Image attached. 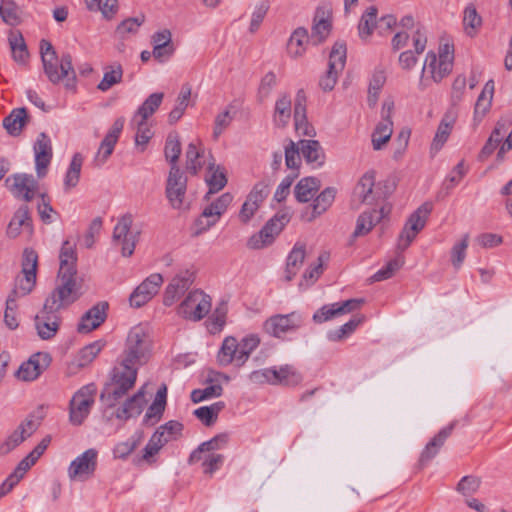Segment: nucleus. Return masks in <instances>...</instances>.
<instances>
[{
  "mask_svg": "<svg viewBox=\"0 0 512 512\" xmlns=\"http://www.w3.org/2000/svg\"><path fill=\"white\" fill-rule=\"evenodd\" d=\"M12 57L19 64H26L29 58V52L21 32H11L8 37Z\"/></svg>",
  "mask_w": 512,
  "mask_h": 512,
  "instance_id": "nucleus-38",
  "label": "nucleus"
},
{
  "mask_svg": "<svg viewBox=\"0 0 512 512\" xmlns=\"http://www.w3.org/2000/svg\"><path fill=\"white\" fill-rule=\"evenodd\" d=\"M96 387L88 384L80 388L69 403V421L74 426H80L90 414L95 402Z\"/></svg>",
  "mask_w": 512,
  "mask_h": 512,
  "instance_id": "nucleus-9",
  "label": "nucleus"
},
{
  "mask_svg": "<svg viewBox=\"0 0 512 512\" xmlns=\"http://www.w3.org/2000/svg\"><path fill=\"white\" fill-rule=\"evenodd\" d=\"M7 188L17 197L30 202L38 189V182L32 174L16 173L5 180Z\"/></svg>",
  "mask_w": 512,
  "mask_h": 512,
  "instance_id": "nucleus-15",
  "label": "nucleus"
},
{
  "mask_svg": "<svg viewBox=\"0 0 512 512\" xmlns=\"http://www.w3.org/2000/svg\"><path fill=\"white\" fill-rule=\"evenodd\" d=\"M206 182L209 187V194L217 193L222 190L227 184V177L224 169L214 168V165L209 166V175L206 177Z\"/></svg>",
  "mask_w": 512,
  "mask_h": 512,
  "instance_id": "nucleus-49",
  "label": "nucleus"
},
{
  "mask_svg": "<svg viewBox=\"0 0 512 512\" xmlns=\"http://www.w3.org/2000/svg\"><path fill=\"white\" fill-rule=\"evenodd\" d=\"M145 22V16L143 14L137 17H130L123 20L116 28V33L124 38L126 34H135L139 27Z\"/></svg>",
  "mask_w": 512,
  "mask_h": 512,
  "instance_id": "nucleus-59",
  "label": "nucleus"
},
{
  "mask_svg": "<svg viewBox=\"0 0 512 512\" xmlns=\"http://www.w3.org/2000/svg\"><path fill=\"white\" fill-rule=\"evenodd\" d=\"M37 264L38 255L36 251L31 248L24 249L22 256L23 277L16 279V287L7 298L17 300L19 296H26L33 290L36 283Z\"/></svg>",
  "mask_w": 512,
  "mask_h": 512,
  "instance_id": "nucleus-6",
  "label": "nucleus"
},
{
  "mask_svg": "<svg viewBox=\"0 0 512 512\" xmlns=\"http://www.w3.org/2000/svg\"><path fill=\"white\" fill-rule=\"evenodd\" d=\"M98 452L94 448L87 449L76 457L68 467V477L71 481H86L91 478L97 468Z\"/></svg>",
  "mask_w": 512,
  "mask_h": 512,
  "instance_id": "nucleus-13",
  "label": "nucleus"
},
{
  "mask_svg": "<svg viewBox=\"0 0 512 512\" xmlns=\"http://www.w3.org/2000/svg\"><path fill=\"white\" fill-rule=\"evenodd\" d=\"M77 273H59V283L45 300L44 309L50 312H58L77 301L81 292L76 281Z\"/></svg>",
  "mask_w": 512,
  "mask_h": 512,
  "instance_id": "nucleus-4",
  "label": "nucleus"
},
{
  "mask_svg": "<svg viewBox=\"0 0 512 512\" xmlns=\"http://www.w3.org/2000/svg\"><path fill=\"white\" fill-rule=\"evenodd\" d=\"M289 221L290 215L287 212L276 213L258 233L248 239L247 247L258 250L271 245Z\"/></svg>",
  "mask_w": 512,
  "mask_h": 512,
  "instance_id": "nucleus-7",
  "label": "nucleus"
},
{
  "mask_svg": "<svg viewBox=\"0 0 512 512\" xmlns=\"http://www.w3.org/2000/svg\"><path fill=\"white\" fill-rule=\"evenodd\" d=\"M132 222V216L125 214L119 219L113 231V241L122 245L121 253L124 257L131 256L135 249L136 235L130 232Z\"/></svg>",
  "mask_w": 512,
  "mask_h": 512,
  "instance_id": "nucleus-18",
  "label": "nucleus"
},
{
  "mask_svg": "<svg viewBox=\"0 0 512 512\" xmlns=\"http://www.w3.org/2000/svg\"><path fill=\"white\" fill-rule=\"evenodd\" d=\"M469 245V235L465 234L459 243H456L451 249L452 265L459 269L466 257V250Z\"/></svg>",
  "mask_w": 512,
  "mask_h": 512,
  "instance_id": "nucleus-62",
  "label": "nucleus"
},
{
  "mask_svg": "<svg viewBox=\"0 0 512 512\" xmlns=\"http://www.w3.org/2000/svg\"><path fill=\"white\" fill-rule=\"evenodd\" d=\"M83 164V157L80 153H75L72 157L70 165L67 169L64 178L65 190H70L76 187L80 179L81 168Z\"/></svg>",
  "mask_w": 512,
  "mask_h": 512,
  "instance_id": "nucleus-45",
  "label": "nucleus"
},
{
  "mask_svg": "<svg viewBox=\"0 0 512 512\" xmlns=\"http://www.w3.org/2000/svg\"><path fill=\"white\" fill-rule=\"evenodd\" d=\"M89 11H100L107 20L114 18L118 11V0H85Z\"/></svg>",
  "mask_w": 512,
  "mask_h": 512,
  "instance_id": "nucleus-44",
  "label": "nucleus"
},
{
  "mask_svg": "<svg viewBox=\"0 0 512 512\" xmlns=\"http://www.w3.org/2000/svg\"><path fill=\"white\" fill-rule=\"evenodd\" d=\"M447 118L448 117L445 116L437 128L431 144V151L438 152L443 147L452 131L454 120L451 118L450 121H448Z\"/></svg>",
  "mask_w": 512,
  "mask_h": 512,
  "instance_id": "nucleus-50",
  "label": "nucleus"
},
{
  "mask_svg": "<svg viewBox=\"0 0 512 512\" xmlns=\"http://www.w3.org/2000/svg\"><path fill=\"white\" fill-rule=\"evenodd\" d=\"M229 441V435L227 433H221L208 441L201 443L197 449H195L189 456L188 463L195 464L203 459L204 452H210L223 448Z\"/></svg>",
  "mask_w": 512,
  "mask_h": 512,
  "instance_id": "nucleus-33",
  "label": "nucleus"
},
{
  "mask_svg": "<svg viewBox=\"0 0 512 512\" xmlns=\"http://www.w3.org/2000/svg\"><path fill=\"white\" fill-rule=\"evenodd\" d=\"M386 82V75L383 70H376L369 83L367 102L370 107L377 104L381 89Z\"/></svg>",
  "mask_w": 512,
  "mask_h": 512,
  "instance_id": "nucleus-48",
  "label": "nucleus"
},
{
  "mask_svg": "<svg viewBox=\"0 0 512 512\" xmlns=\"http://www.w3.org/2000/svg\"><path fill=\"white\" fill-rule=\"evenodd\" d=\"M23 229L28 230L29 233L33 231L32 218L27 205H21L15 211L7 226L6 234L9 238H16L21 234Z\"/></svg>",
  "mask_w": 512,
  "mask_h": 512,
  "instance_id": "nucleus-25",
  "label": "nucleus"
},
{
  "mask_svg": "<svg viewBox=\"0 0 512 512\" xmlns=\"http://www.w3.org/2000/svg\"><path fill=\"white\" fill-rule=\"evenodd\" d=\"M260 343V340L255 335H250L242 339L239 343V355L237 356V366H242L249 358L252 351H254Z\"/></svg>",
  "mask_w": 512,
  "mask_h": 512,
  "instance_id": "nucleus-58",
  "label": "nucleus"
},
{
  "mask_svg": "<svg viewBox=\"0 0 512 512\" xmlns=\"http://www.w3.org/2000/svg\"><path fill=\"white\" fill-rule=\"evenodd\" d=\"M332 29L329 12L323 7H318L314 16V24L311 29V41L313 45L323 43Z\"/></svg>",
  "mask_w": 512,
  "mask_h": 512,
  "instance_id": "nucleus-24",
  "label": "nucleus"
},
{
  "mask_svg": "<svg viewBox=\"0 0 512 512\" xmlns=\"http://www.w3.org/2000/svg\"><path fill=\"white\" fill-rule=\"evenodd\" d=\"M404 265V257L399 254L394 259L387 262L385 266L379 269L373 276V281H383L391 278L396 271Z\"/></svg>",
  "mask_w": 512,
  "mask_h": 512,
  "instance_id": "nucleus-55",
  "label": "nucleus"
},
{
  "mask_svg": "<svg viewBox=\"0 0 512 512\" xmlns=\"http://www.w3.org/2000/svg\"><path fill=\"white\" fill-rule=\"evenodd\" d=\"M123 69L121 64L115 63L114 65L106 67V71L97 88L102 91H108L112 86L122 81Z\"/></svg>",
  "mask_w": 512,
  "mask_h": 512,
  "instance_id": "nucleus-47",
  "label": "nucleus"
},
{
  "mask_svg": "<svg viewBox=\"0 0 512 512\" xmlns=\"http://www.w3.org/2000/svg\"><path fill=\"white\" fill-rule=\"evenodd\" d=\"M320 187L321 181L317 177H304L294 188L295 198L299 203H307L314 198Z\"/></svg>",
  "mask_w": 512,
  "mask_h": 512,
  "instance_id": "nucleus-31",
  "label": "nucleus"
},
{
  "mask_svg": "<svg viewBox=\"0 0 512 512\" xmlns=\"http://www.w3.org/2000/svg\"><path fill=\"white\" fill-rule=\"evenodd\" d=\"M40 54L43 64L44 73L53 84L60 83L65 80V88L75 91L76 89V73L72 64V56L65 52L58 59L56 51L52 44L43 39L40 42Z\"/></svg>",
  "mask_w": 512,
  "mask_h": 512,
  "instance_id": "nucleus-1",
  "label": "nucleus"
},
{
  "mask_svg": "<svg viewBox=\"0 0 512 512\" xmlns=\"http://www.w3.org/2000/svg\"><path fill=\"white\" fill-rule=\"evenodd\" d=\"M346 57V43L341 40L336 41L329 54L328 69L319 80V86L324 92H329L335 87L338 76L345 67Z\"/></svg>",
  "mask_w": 512,
  "mask_h": 512,
  "instance_id": "nucleus-10",
  "label": "nucleus"
},
{
  "mask_svg": "<svg viewBox=\"0 0 512 512\" xmlns=\"http://www.w3.org/2000/svg\"><path fill=\"white\" fill-rule=\"evenodd\" d=\"M145 392L144 388H141L132 397L128 398L122 407H119L115 413V416L119 420H128L133 416H138L142 412Z\"/></svg>",
  "mask_w": 512,
  "mask_h": 512,
  "instance_id": "nucleus-30",
  "label": "nucleus"
},
{
  "mask_svg": "<svg viewBox=\"0 0 512 512\" xmlns=\"http://www.w3.org/2000/svg\"><path fill=\"white\" fill-rule=\"evenodd\" d=\"M163 283V277L159 273L148 276L140 283L129 297L130 306L140 308L148 303L159 291Z\"/></svg>",
  "mask_w": 512,
  "mask_h": 512,
  "instance_id": "nucleus-16",
  "label": "nucleus"
},
{
  "mask_svg": "<svg viewBox=\"0 0 512 512\" xmlns=\"http://www.w3.org/2000/svg\"><path fill=\"white\" fill-rule=\"evenodd\" d=\"M36 430V424L32 419L23 421L0 446V454L6 455L23 443Z\"/></svg>",
  "mask_w": 512,
  "mask_h": 512,
  "instance_id": "nucleus-22",
  "label": "nucleus"
},
{
  "mask_svg": "<svg viewBox=\"0 0 512 512\" xmlns=\"http://www.w3.org/2000/svg\"><path fill=\"white\" fill-rule=\"evenodd\" d=\"M239 355V342L236 338L229 336L223 340L220 350L217 354V361L221 366H228L235 363L237 365V356Z\"/></svg>",
  "mask_w": 512,
  "mask_h": 512,
  "instance_id": "nucleus-34",
  "label": "nucleus"
},
{
  "mask_svg": "<svg viewBox=\"0 0 512 512\" xmlns=\"http://www.w3.org/2000/svg\"><path fill=\"white\" fill-rule=\"evenodd\" d=\"M20 7L13 0H2L0 2V17L9 26H17L21 22Z\"/></svg>",
  "mask_w": 512,
  "mask_h": 512,
  "instance_id": "nucleus-43",
  "label": "nucleus"
},
{
  "mask_svg": "<svg viewBox=\"0 0 512 512\" xmlns=\"http://www.w3.org/2000/svg\"><path fill=\"white\" fill-rule=\"evenodd\" d=\"M375 186V171L369 170L363 174L358 181L354 194L360 199L361 203L372 204L378 199Z\"/></svg>",
  "mask_w": 512,
  "mask_h": 512,
  "instance_id": "nucleus-28",
  "label": "nucleus"
},
{
  "mask_svg": "<svg viewBox=\"0 0 512 512\" xmlns=\"http://www.w3.org/2000/svg\"><path fill=\"white\" fill-rule=\"evenodd\" d=\"M56 313L57 312H50L43 308L41 315L35 317V327L41 339L50 340L58 332L61 318Z\"/></svg>",
  "mask_w": 512,
  "mask_h": 512,
  "instance_id": "nucleus-23",
  "label": "nucleus"
},
{
  "mask_svg": "<svg viewBox=\"0 0 512 512\" xmlns=\"http://www.w3.org/2000/svg\"><path fill=\"white\" fill-rule=\"evenodd\" d=\"M310 40L311 38L309 37L308 31L305 28L299 27L294 30L287 44L289 55L293 58L302 56Z\"/></svg>",
  "mask_w": 512,
  "mask_h": 512,
  "instance_id": "nucleus-35",
  "label": "nucleus"
},
{
  "mask_svg": "<svg viewBox=\"0 0 512 512\" xmlns=\"http://www.w3.org/2000/svg\"><path fill=\"white\" fill-rule=\"evenodd\" d=\"M457 421L442 428L425 446L419 458V466L425 467L439 452L447 438L452 434Z\"/></svg>",
  "mask_w": 512,
  "mask_h": 512,
  "instance_id": "nucleus-21",
  "label": "nucleus"
},
{
  "mask_svg": "<svg viewBox=\"0 0 512 512\" xmlns=\"http://www.w3.org/2000/svg\"><path fill=\"white\" fill-rule=\"evenodd\" d=\"M35 168L38 178H43L47 174V168L52 159V145L48 135L40 133L34 144Z\"/></svg>",
  "mask_w": 512,
  "mask_h": 512,
  "instance_id": "nucleus-19",
  "label": "nucleus"
},
{
  "mask_svg": "<svg viewBox=\"0 0 512 512\" xmlns=\"http://www.w3.org/2000/svg\"><path fill=\"white\" fill-rule=\"evenodd\" d=\"M195 280V272L186 269L177 273L167 285L163 295V304L167 307L176 303L190 288Z\"/></svg>",
  "mask_w": 512,
  "mask_h": 512,
  "instance_id": "nucleus-14",
  "label": "nucleus"
},
{
  "mask_svg": "<svg viewBox=\"0 0 512 512\" xmlns=\"http://www.w3.org/2000/svg\"><path fill=\"white\" fill-rule=\"evenodd\" d=\"M109 305L106 301H100L92 306L81 317L77 326L79 333H89L103 324L107 318Z\"/></svg>",
  "mask_w": 512,
  "mask_h": 512,
  "instance_id": "nucleus-20",
  "label": "nucleus"
},
{
  "mask_svg": "<svg viewBox=\"0 0 512 512\" xmlns=\"http://www.w3.org/2000/svg\"><path fill=\"white\" fill-rule=\"evenodd\" d=\"M164 98V93L156 92L149 95L145 101L138 107L135 115L133 117V121H135L138 117H140L142 121H147L150 116H152L157 109L160 107Z\"/></svg>",
  "mask_w": 512,
  "mask_h": 512,
  "instance_id": "nucleus-39",
  "label": "nucleus"
},
{
  "mask_svg": "<svg viewBox=\"0 0 512 512\" xmlns=\"http://www.w3.org/2000/svg\"><path fill=\"white\" fill-rule=\"evenodd\" d=\"M269 8H270L269 0H261L259 2V4L256 5V7H255V9H254V11L252 13L250 27H249V31L251 33H254V32H256L259 29V27H260L263 19L265 18Z\"/></svg>",
  "mask_w": 512,
  "mask_h": 512,
  "instance_id": "nucleus-64",
  "label": "nucleus"
},
{
  "mask_svg": "<svg viewBox=\"0 0 512 512\" xmlns=\"http://www.w3.org/2000/svg\"><path fill=\"white\" fill-rule=\"evenodd\" d=\"M139 367L119 358L110 372V382L105 384L101 399L109 407L114 406L135 385Z\"/></svg>",
  "mask_w": 512,
  "mask_h": 512,
  "instance_id": "nucleus-2",
  "label": "nucleus"
},
{
  "mask_svg": "<svg viewBox=\"0 0 512 512\" xmlns=\"http://www.w3.org/2000/svg\"><path fill=\"white\" fill-rule=\"evenodd\" d=\"M377 13V8L371 6L362 15L358 24L359 35L361 38H367L372 34L373 29L376 27Z\"/></svg>",
  "mask_w": 512,
  "mask_h": 512,
  "instance_id": "nucleus-52",
  "label": "nucleus"
},
{
  "mask_svg": "<svg viewBox=\"0 0 512 512\" xmlns=\"http://www.w3.org/2000/svg\"><path fill=\"white\" fill-rule=\"evenodd\" d=\"M276 376L274 385L294 387L303 380L301 374L291 365H283L276 368Z\"/></svg>",
  "mask_w": 512,
  "mask_h": 512,
  "instance_id": "nucleus-40",
  "label": "nucleus"
},
{
  "mask_svg": "<svg viewBox=\"0 0 512 512\" xmlns=\"http://www.w3.org/2000/svg\"><path fill=\"white\" fill-rule=\"evenodd\" d=\"M59 273H77L76 270V253L69 241H65L62 245L60 255Z\"/></svg>",
  "mask_w": 512,
  "mask_h": 512,
  "instance_id": "nucleus-46",
  "label": "nucleus"
},
{
  "mask_svg": "<svg viewBox=\"0 0 512 512\" xmlns=\"http://www.w3.org/2000/svg\"><path fill=\"white\" fill-rule=\"evenodd\" d=\"M51 361L49 353H35L19 366L15 376L23 381H34L50 366Z\"/></svg>",
  "mask_w": 512,
  "mask_h": 512,
  "instance_id": "nucleus-17",
  "label": "nucleus"
},
{
  "mask_svg": "<svg viewBox=\"0 0 512 512\" xmlns=\"http://www.w3.org/2000/svg\"><path fill=\"white\" fill-rule=\"evenodd\" d=\"M218 217L214 214L210 205L206 206L201 215L195 221V235H200L203 232L209 230L218 222Z\"/></svg>",
  "mask_w": 512,
  "mask_h": 512,
  "instance_id": "nucleus-57",
  "label": "nucleus"
},
{
  "mask_svg": "<svg viewBox=\"0 0 512 512\" xmlns=\"http://www.w3.org/2000/svg\"><path fill=\"white\" fill-rule=\"evenodd\" d=\"M300 152V146L290 140L289 144L285 146V163L287 168L291 170L299 169L301 165Z\"/></svg>",
  "mask_w": 512,
  "mask_h": 512,
  "instance_id": "nucleus-61",
  "label": "nucleus"
},
{
  "mask_svg": "<svg viewBox=\"0 0 512 512\" xmlns=\"http://www.w3.org/2000/svg\"><path fill=\"white\" fill-rule=\"evenodd\" d=\"M306 256V246L297 242L287 257L285 279L291 281L298 273Z\"/></svg>",
  "mask_w": 512,
  "mask_h": 512,
  "instance_id": "nucleus-32",
  "label": "nucleus"
},
{
  "mask_svg": "<svg viewBox=\"0 0 512 512\" xmlns=\"http://www.w3.org/2000/svg\"><path fill=\"white\" fill-rule=\"evenodd\" d=\"M186 190V176L178 166L170 167L166 181L165 194L173 209L180 210L183 208Z\"/></svg>",
  "mask_w": 512,
  "mask_h": 512,
  "instance_id": "nucleus-12",
  "label": "nucleus"
},
{
  "mask_svg": "<svg viewBox=\"0 0 512 512\" xmlns=\"http://www.w3.org/2000/svg\"><path fill=\"white\" fill-rule=\"evenodd\" d=\"M298 145L301 149V154L308 164L313 168H319L324 164L325 154L317 140H300Z\"/></svg>",
  "mask_w": 512,
  "mask_h": 512,
  "instance_id": "nucleus-29",
  "label": "nucleus"
},
{
  "mask_svg": "<svg viewBox=\"0 0 512 512\" xmlns=\"http://www.w3.org/2000/svg\"><path fill=\"white\" fill-rule=\"evenodd\" d=\"M190 97L191 86L189 84L182 85L180 93L176 99V105L168 115V121L170 124L176 123L183 116L189 105Z\"/></svg>",
  "mask_w": 512,
  "mask_h": 512,
  "instance_id": "nucleus-42",
  "label": "nucleus"
},
{
  "mask_svg": "<svg viewBox=\"0 0 512 512\" xmlns=\"http://www.w3.org/2000/svg\"><path fill=\"white\" fill-rule=\"evenodd\" d=\"M362 321L363 317H353L338 329L329 331L327 333V338L333 342L341 341L352 334L355 329L362 323Z\"/></svg>",
  "mask_w": 512,
  "mask_h": 512,
  "instance_id": "nucleus-54",
  "label": "nucleus"
},
{
  "mask_svg": "<svg viewBox=\"0 0 512 512\" xmlns=\"http://www.w3.org/2000/svg\"><path fill=\"white\" fill-rule=\"evenodd\" d=\"M304 324V317L297 311L270 316L263 323V330L270 336L285 340L288 334L298 331Z\"/></svg>",
  "mask_w": 512,
  "mask_h": 512,
  "instance_id": "nucleus-5",
  "label": "nucleus"
},
{
  "mask_svg": "<svg viewBox=\"0 0 512 512\" xmlns=\"http://www.w3.org/2000/svg\"><path fill=\"white\" fill-rule=\"evenodd\" d=\"M152 340L142 325L132 327L127 335L124 350L120 356L126 363L138 367L146 364L150 358Z\"/></svg>",
  "mask_w": 512,
  "mask_h": 512,
  "instance_id": "nucleus-3",
  "label": "nucleus"
},
{
  "mask_svg": "<svg viewBox=\"0 0 512 512\" xmlns=\"http://www.w3.org/2000/svg\"><path fill=\"white\" fill-rule=\"evenodd\" d=\"M453 64L447 60L437 59L433 51H429L426 55L425 64L422 74L429 72L434 82L438 83L452 71Z\"/></svg>",
  "mask_w": 512,
  "mask_h": 512,
  "instance_id": "nucleus-26",
  "label": "nucleus"
},
{
  "mask_svg": "<svg viewBox=\"0 0 512 512\" xmlns=\"http://www.w3.org/2000/svg\"><path fill=\"white\" fill-rule=\"evenodd\" d=\"M393 133V122L389 115L380 121L372 133V146L374 150H381L390 140Z\"/></svg>",
  "mask_w": 512,
  "mask_h": 512,
  "instance_id": "nucleus-36",
  "label": "nucleus"
},
{
  "mask_svg": "<svg viewBox=\"0 0 512 512\" xmlns=\"http://www.w3.org/2000/svg\"><path fill=\"white\" fill-rule=\"evenodd\" d=\"M463 24L467 35L474 36L476 30L482 24V18L478 15L474 5H468L464 10Z\"/></svg>",
  "mask_w": 512,
  "mask_h": 512,
  "instance_id": "nucleus-56",
  "label": "nucleus"
},
{
  "mask_svg": "<svg viewBox=\"0 0 512 512\" xmlns=\"http://www.w3.org/2000/svg\"><path fill=\"white\" fill-rule=\"evenodd\" d=\"M276 367L255 370L249 374V380L254 384H271L274 385L276 379Z\"/></svg>",
  "mask_w": 512,
  "mask_h": 512,
  "instance_id": "nucleus-63",
  "label": "nucleus"
},
{
  "mask_svg": "<svg viewBox=\"0 0 512 512\" xmlns=\"http://www.w3.org/2000/svg\"><path fill=\"white\" fill-rule=\"evenodd\" d=\"M104 346L105 343L98 340L83 347L78 354V366L83 368L89 365L101 352Z\"/></svg>",
  "mask_w": 512,
  "mask_h": 512,
  "instance_id": "nucleus-53",
  "label": "nucleus"
},
{
  "mask_svg": "<svg viewBox=\"0 0 512 512\" xmlns=\"http://www.w3.org/2000/svg\"><path fill=\"white\" fill-rule=\"evenodd\" d=\"M211 309V299L200 290H192L177 308V313L188 320L199 321Z\"/></svg>",
  "mask_w": 512,
  "mask_h": 512,
  "instance_id": "nucleus-11",
  "label": "nucleus"
},
{
  "mask_svg": "<svg viewBox=\"0 0 512 512\" xmlns=\"http://www.w3.org/2000/svg\"><path fill=\"white\" fill-rule=\"evenodd\" d=\"M269 193V182L262 180L254 185L246 199L260 207L264 200L268 197Z\"/></svg>",
  "mask_w": 512,
  "mask_h": 512,
  "instance_id": "nucleus-60",
  "label": "nucleus"
},
{
  "mask_svg": "<svg viewBox=\"0 0 512 512\" xmlns=\"http://www.w3.org/2000/svg\"><path fill=\"white\" fill-rule=\"evenodd\" d=\"M337 190L334 187L325 188L313 201L311 205V214L308 215L306 211L302 217L307 221H312L316 217L323 214L332 205L336 196Z\"/></svg>",
  "mask_w": 512,
  "mask_h": 512,
  "instance_id": "nucleus-27",
  "label": "nucleus"
},
{
  "mask_svg": "<svg viewBox=\"0 0 512 512\" xmlns=\"http://www.w3.org/2000/svg\"><path fill=\"white\" fill-rule=\"evenodd\" d=\"M164 154L167 161L170 162V166H178L177 161L181 154V143L177 133H170L167 136L164 148Z\"/></svg>",
  "mask_w": 512,
  "mask_h": 512,
  "instance_id": "nucleus-51",
  "label": "nucleus"
},
{
  "mask_svg": "<svg viewBox=\"0 0 512 512\" xmlns=\"http://www.w3.org/2000/svg\"><path fill=\"white\" fill-rule=\"evenodd\" d=\"M291 118V99L288 95L281 96L275 103L273 122L275 126L285 127Z\"/></svg>",
  "mask_w": 512,
  "mask_h": 512,
  "instance_id": "nucleus-41",
  "label": "nucleus"
},
{
  "mask_svg": "<svg viewBox=\"0 0 512 512\" xmlns=\"http://www.w3.org/2000/svg\"><path fill=\"white\" fill-rule=\"evenodd\" d=\"M432 209V203L424 202L409 216L398 238V250L402 252L409 247L417 234L425 227Z\"/></svg>",
  "mask_w": 512,
  "mask_h": 512,
  "instance_id": "nucleus-8",
  "label": "nucleus"
},
{
  "mask_svg": "<svg viewBox=\"0 0 512 512\" xmlns=\"http://www.w3.org/2000/svg\"><path fill=\"white\" fill-rule=\"evenodd\" d=\"M25 108H16L3 120V126L11 136H18L27 122Z\"/></svg>",
  "mask_w": 512,
  "mask_h": 512,
  "instance_id": "nucleus-37",
  "label": "nucleus"
}]
</instances>
